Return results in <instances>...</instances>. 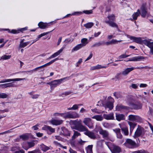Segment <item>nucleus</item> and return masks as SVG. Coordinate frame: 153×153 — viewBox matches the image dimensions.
I'll return each instance as SVG.
<instances>
[{"mask_svg":"<svg viewBox=\"0 0 153 153\" xmlns=\"http://www.w3.org/2000/svg\"><path fill=\"white\" fill-rule=\"evenodd\" d=\"M59 59L58 58H56L52 60L50 62L48 63H47L42 65L41 66L38 67H37L32 70H31L28 71H26L25 72H28L29 73H33L34 72H36L38 71L39 70H41V71H42L44 70V69L43 70H42V68L44 67H46L47 66L50 65L51 64H52L53 62H54L58 60Z\"/></svg>","mask_w":153,"mask_h":153,"instance_id":"1","label":"nucleus"},{"mask_svg":"<svg viewBox=\"0 0 153 153\" xmlns=\"http://www.w3.org/2000/svg\"><path fill=\"white\" fill-rule=\"evenodd\" d=\"M128 104L132 108L135 109H139L141 108L142 104L141 103H139L138 104H136L134 103L135 100L132 98H128Z\"/></svg>","mask_w":153,"mask_h":153,"instance_id":"2","label":"nucleus"},{"mask_svg":"<svg viewBox=\"0 0 153 153\" xmlns=\"http://www.w3.org/2000/svg\"><path fill=\"white\" fill-rule=\"evenodd\" d=\"M145 133V131L144 128L138 125L137 128L134 132L133 137L134 138H136L142 136L144 135Z\"/></svg>","mask_w":153,"mask_h":153,"instance_id":"3","label":"nucleus"},{"mask_svg":"<svg viewBox=\"0 0 153 153\" xmlns=\"http://www.w3.org/2000/svg\"><path fill=\"white\" fill-rule=\"evenodd\" d=\"M147 66L138 67L136 68H134L132 67L131 68H126L123 70L122 72V74L124 76L127 75L131 71L134 69H146L147 68Z\"/></svg>","mask_w":153,"mask_h":153,"instance_id":"4","label":"nucleus"},{"mask_svg":"<svg viewBox=\"0 0 153 153\" xmlns=\"http://www.w3.org/2000/svg\"><path fill=\"white\" fill-rule=\"evenodd\" d=\"M109 21H105V22L108 24L109 25L112 27H113L117 28H118V26L115 23L110 22L111 20H114L115 19V16L114 15L112 14L110 16H109L108 17Z\"/></svg>","mask_w":153,"mask_h":153,"instance_id":"5","label":"nucleus"},{"mask_svg":"<svg viewBox=\"0 0 153 153\" xmlns=\"http://www.w3.org/2000/svg\"><path fill=\"white\" fill-rule=\"evenodd\" d=\"M124 144L126 147L130 148H132L137 146L135 142L130 139H127L126 140Z\"/></svg>","mask_w":153,"mask_h":153,"instance_id":"6","label":"nucleus"},{"mask_svg":"<svg viewBox=\"0 0 153 153\" xmlns=\"http://www.w3.org/2000/svg\"><path fill=\"white\" fill-rule=\"evenodd\" d=\"M67 77L61 79H59L54 80L52 81V85L51 86V89H52L54 87H56L57 85H60L62 82L66 80L67 79Z\"/></svg>","mask_w":153,"mask_h":153,"instance_id":"7","label":"nucleus"},{"mask_svg":"<svg viewBox=\"0 0 153 153\" xmlns=\"http://www.w3.org/2000/svg\"><path fill=\"white\" fill-rule=\"evenodd\" d=\"M147 8L146 3L143 4L140 8L141 15L142 16L144 17L146 16L147 13Z\"/></svg>","mask_w":153,"mask_h":153,"instance_id":"8","label":"nucleus"},{"mask_svg":"<svg viewBox=\"0 0 153 153\" xmlns=\"http://www.w3.org/2000/svg\"><path fill=\"white\" fill-rule=\"evenodd\" d=\"M99 134L102 136V137L104 139L106 140H109V134L108 132L107 131L103 129L100 132Z\"/></svg>","mask_w":153,"mask_h":153,"instance_id":"9","label":"nucleus"},{"mask_svg":"<svg viewBox=\"0 0 153 153\" xmlns=\"http://www.w3.org/2000/svg\"><path fill=\"white\" fill-rule=\"evenodd\" d=\"M83 123L89 128H93V124L91 122V120L89 118H85L84 119L83 121Z\"/></svg>","mask_w":153,"mask_h":153,"instance_id":"10","label":"nucleus"},{"mask_svg":"<svg viewBox=\"0 0 153 153\" xmlns=\"http://www.w3.org/2000/svg\"><path fill=\"white\" fill-rule=\"evenodd\" d=\"M127 36L130 39L133 40V42L141 44L142 42V39L140 37H136L127 35Z\"/></svg>","mask_w":153,"mask_h":153,"instance_id":"11","label":"nucleus"},{"mask_svg":"<svg viewBox=\"0 0 153 153\" xmlns=\"http://www.w3.org/2000/svg\"><path fill=\"white\" fill-rule=\"evenodd\" d=\"M67 118H76L79 117L78 114L76 112L71 114L69 112H67Z\"/></svg>","mask_w":153,"mask_h":153,"instance_id":"12","label":"nucleus"},{"mask_svg":"<svg viewBox=\"0 0 153 153\" xmlns=\"http://www.w3.org/2000/svg\"><path fill=\"white\" fill-rule=\"evenodd\" d=\"M84 133L91 139H94L96 138V136L94 133L93 132L88 131V130L87 131L85 132Z\"/></svg>","mask_w":153,"mask_h":153,"instance_id":"13","label":"nucleus"},{"mask_svg":"<svg viewBox=\"0 0 153 153\" xmlns=\"http://www.w3.org/2000/svg\"><path fill=\"white\" fill-rule=\"evenodd\" d=\"M16 86L13 82L0 85V87L3 88H5L7 87H15Z\"/></svg>","mask_w":153,"mask_h":153,"instance_id":"14","label":"nucleus"},{"mask_svg":"<svg viewBox=\"0 0 153 153\" xmlns=\"http://www.w3.org/2000/svg\"><path fill=\"white\" fill-rule=\"evenodd\" d=\"M111 150L113 153H118L120 152L121 149L118 146L113 145L111 148Z\"/></svg>","mask_w":153,"mask_h":153,"instance_id":"15","label":"nucleus"},{"mask_svg":"<svg viewBox=\"0 0 153 153\" xmlns=\"http://www.w3.org/2000/svg\"><path fill=\"white\" fill-rule=\"evenodd\" d=\"M4 31H7L8 33L13 34H16L19 33L20 32H22L25 29H3Z\"/></svg>","mask_w":153,"mask_h":153,"instance_id":"16","label":"nucleus"},{"mask_svg":"<svg viewBox=\"0 0 153 153\" xmlns=\"http://www.w3.org/2000/svg\"><path fill=\"white\" fill-rule=\"evenodd\" d=\"M63 121L62 120L54 119L51 120V123L53 125L57 126L62 124Z\"/></svg>","mask_w":153,"mask_h":153,"instance_id":"17","label":"nucleus"},{"mask_svg":"<svg viewBox=\"0 0 153 153\" xmlns=\"http://www.w3.org/2000/svg\"><path fill=\"white\" fill-rule=\"evenodd\" d=\"M25 78H16L13 79H5L4 80L1 81L0 82L1 83H4L6 82H10L11 81H16L22 80L23 79H25Z\"/></svg>","mask_w":153,"mask_h":153,"instance_id":"18","label":"nucleus"},{"mask_svg":"<svg viewBox=\"0 0 153 153\" xmlns=\"http://www.w3.org/2000/svg\"><path fill=\"white\" fill-rule=\"evenodd\" d=\"M103 116L104 118L107 120H112L114 119V114L113 113L108 114H104Z\"/></svg>","mask_w":153,"mask_h":153,"instance_id":"19","label":"nucleus"},{"mask_svg":"<svg viewBox=\"0 0 153 153\" xmlns=\"http://www.w3.org/2000/svg\"><path fill=\"white\" fill-rule=\"evenodd\" d=\"M63 48H62L59 50L58 51L54 53V54H52L51 56L50 57H49L47 59H49L52 58H54L56 56H57L59 55L60 54V53L63 50Z\"/></svg>","mask_w":153,"mask_h":153,"instance_id":"20","label":"nucleus"},{"mask_svg":"<svg viewBox=\"0 0 153 153\" xmlns=\"http://www.w3.org/2000/svg\"><path fill=\"white\" fill-rule=\"evenodd\" d=\"M75 129L78 130L80 131H84L86 132L88 130V129L84 126L81 125L79 127H76V128H74Z\"/></svg>","mask_w":153,"mask_h":153,"instance_id":"21","label":"nucleus"},{"mask_svg":"<svg viewBox=\"0 0 153 153\" xmlns=\"http://www.w3.org/2000/svg\"><path fill=\"white\" fill-rule=\"evenodd\" d=\"M119 125L120 127L121 128V131L125 135H128V127H122L121 126V124H119Z\"/></svg>","mask_w":153,"mask_h":153,"instance_id":"22","label":"nucleus"},{"mask_svg":"<svg viewBox=\"0 0 153 153\" xmlns=\"http://www.w3.org/2000/svg\"><path fill=\"white\" fill-rule=\"evenodd\" d=\"M61 133L64 136H70V133L69 131L65 127L62 128Z\"/></svg>","mask_w":153,"mask_h":153,"instance_id":"23","label":"nucleus"},{"mask_svg":"<svg viewBox=\"0 0 153 153\" xmlns=\"http://www.w3.org/2000/svg\"><path fill=\"white\" fill-rule=\"evenodd\" d=\"M143 43L150 49L153 48V42H150L147 40H145L143 41Z\"/></svg>","mask_w":153,"mask_h":153,"instance_id":"24","label":"nucleus"},{"mask_svg":"<svg viewBox=\"0 0 153 153\" xmlns=\"http://www.w3.org/2000/svg\"><path fill=\"white\" fill-rule=\"evenodd\" d=\"M116 120L118 121L124 120L125 119V116L123 114H121L116 113Z\"/></svg>","mask_w":153,"mask_h":153,"instance_id":"25","label":"nucleus"},{"mask_svg":"<svg viewBox=\"0 0 153 153\" xmlns=\"http://www.w3.org/2000/svg\"><path fill=\"white\" fill-rule=\"evenodd\" d=\"M52 31H49V32H46V33H42L40 35H39L38 36V37L35 39L33 40V42L32 43V44L33 43H34L36 42V41H37V40H38L39 39L41 38V37H42V36H44L45 35H46L47 34H48L49 33H50V32H51Z\"/></svg>","mask_w":153,"mask_h":153,"instance_id":"26","label":"nucleus"},{"mask_svg":"<svg viewBox=\"0 0 153 153\" xmlns=\"http://www.w3.org/2000/svg\"><path fill=\"white\" fill-rule=\"evenodd\" d=\"M105 66H102L101 65H98L95 66L91 67V70H96L101 68H105Z\"/></svg>","mask_w":153,"mask_h":153,"instance_id":"27","label":"nucleus"},{"mask_svg":"<svg viewBox=\"0 0 153 153\" xmlns=\"http://www.w3.org/2000/svg\"><path fill=\"white\" fill-rule=\"evenodd\" d=\"M128 123L129 126L130 131H132L136 126L137 123L130 121H128Z\"/></svg>","mask_w":153,"mask_h":153,"instance_id":"28","label":"nucleus"},{"mask_svg":"<svg viewBox=\"0 0 153 153\" xmlns=\"http://www.w3.org/2000/svg\"><path fill=\"white\" fill-rule=\"evenodd\" d=\"M144 59V57L143 56H138L133 57L131 60V61H137Z\"/></svg>","mask_w":153,"mask_h":153,"instance_id":"29","label":"nucleus"},{"mask_svg":"<svg viewBox=\"0 0 153 153\" xmlns=\"http://www.w3.org/2000/svg\"><path fill=\"white\" fill-rule=\"evenodd\" d=\"M39 27L41 28H48V24L47 23H44L42 22H40L38 24Z\"/></svg>","mask_w":153,"mask_h":153,"instance_id":"30","label":"nucleus"},{"mask_svg":"<svg viewBox=\"0 0 153 153\" xmlns=\"http://www.w3.org/2000/svg\"><path fill=\"white\" fill-rule=\"evenodd\" d=\"M92 118L95 119L98 121H102L103 119V117L102 116V115H95L92 117Z\"/></svg>","mask_w":153,"mask_h":153,"instance_id":"31","label":"nucleus"},{"mask_svg":"<svg viewBox=\"0 0 153 153\" xmlns=\"http://www.w3.org/2000/svg\"><path fill=\"white\" fill-rule=\"evenodd\" d=\"M83 47L82 45L81 44H78L73 48L71 50V52H73L74 51H77L81 48Z\"/></svg>","mask_w":153,"mask_h":153,"instance_id":"32","label":"nucleus"},{"mask_svg":"<svg viewBox=\"0 0 153 153\" xmlns=\"http://www.w3.org/2000/svg\"><path fill=\"white\" fill-rule=\"evenodd\" d=\"M104 107L106 108H108L110 110L112 109L113 107V104L111 102H108Z\"/></svg>","mask_w":153,"mask_h":153,"instance_id":"33","label":"nucleus"},{"mask_svg":"<svg viewBox=\"0 0 153 153\" xmlns=\"http://www.w3.org/2000/svg\"><path fill=\"white\" fill-rule=\"evenodd\" d=\"M20 139L23 140H27L29 138V135L28 134H24L19 136Z\"/></svg>","mask_w":153,"mask_h":153,"instance_id":"34","label":"nucleus"},{"mask_svg":"<svg viewBox=\"0 0 153 153\" xmlns=\"http://www.w3.org/2000/svg\"><path fill=\"white\" fill-rule=\"evenodd\" d=\"M81 42L82 43L81 45L83 47L85 46L88 43V41L87 39L84 38L81 39Z\"/></svg>","mask_w":153,"mask_h":153,"instance_id":"35","label":"nucleus"},{"mask_svg":"<svg viewBox=\"0 0 153 153\" xmlns=\"http://www.w3.org/2000/svg\"><path fill=\"white\" fill-rule=\"evenodd\" d=\"M140 14V11L139 10H138L136 12H135L132 15L133 19L135 20L137 19V17Z\"/></svg>","mask_w":153,"mask_h":153,"instance_id":"36","label":"nucleus"},{"mask_svg":"<svg viewBox=\"0 0 153 153\" xmlns=\"http://www.w3.org/2000/svg\"><path fill=\"white\" fill-rule=\"evenodd\" d=\"M127 107L124 106L122 105H118L116 107V109L118 111H120L123 109H127Z\"/></svg>","mask_w":153,"mask_h":153,"instance_id":"37","label":"nucleus"},{"mask_svg":"<svg viewBox=\"0 0 153 153\" xmlns=\"http://www.w3.org/2000/svg\"><path fill=\"white\" fill-rule=\"evenodd\" d=\"M92 145L88 146L86 148L87 153H93Z\"/></svg>","mask_w":153,"mask_h":153,"instance_id":"38","label":"nucleus"},{"mask_svg":"<svg viewBox=\"0 0 153 153\" xmlns=\"http://www.w3.org/2000/svg\"><path fill=\"white\" fill-rule=\"evenodd\" d=\"M82 105L81 104L74 105L72 107L68 108L67 110H76L78 108V106L79 105Z\"/></svg>","mask_w":153,"mask_h":153,"instance_id":"39","label":"nucleus"},{"mask_svg":"<svg viewBox=\"0 0 153 153\" xmlns=\"http://www.w3.org/2000/svg\"><path fill=\"white\" fill-rule=\"evenodd\" d=\"M29 42H23V40H22L19 45V47L21 48H24L29 44Z\"/></svg>","mask_w":153,"mask_h":153,"instance_id":"40","label":"nucleus"},{"mask_svg":"<svg viewBox=\"0 0 153 153\" xmlns=\"http://www.w3.org/2000/svg\"><path fill=\"white\" fill-rule=\"evenodd\" d=\"M73 123L76 125L75 128H76V127H79L81 125H82L80 120L79 121L75 120L73 122Z\"/></svg>","mask_w":153,"mask_h":153,"instance_id":"41","label":"nucleus"},{"mask_svg":"<svg viewBox=\"0 0 153 153\" xmlns=\"http://www.w3.org/2000/svg\"><path fill=\"white\" fill-rule=\"evenodd\" d=\"M11 57V55H4L0 57V60H5L8 59H10Z\"/></svg>","mask_w":153,"mask_h":153,"instance_id":"42","label":"nucleus"},{"mask_svg":"<svg viewBox=\"0 0 153 153\" xmlns=\"http://www.w3.org/2000/svg\"><path fill=\"white\" fill-rule=\"evenodd\" d=\"M74 134L72 137V139L73 140L74 139L78 136H80L81 135L77 131L74 130Z\"/></svg>","mask_w":153,"mask_h":153,"instance_id":"43","label":"nucleus"},{"mask_svg":"<svg viewBox=\"0 0 153 153\" xmlns=\"http://www.w3.org/2000/svg\"><path fill=\"white\" fill-rule=\"evenodd\" d=\"M94 24L93 22H90L85 24L84 26L87 28H91L93 26Z\"/></svg>","mask_w":153,"mask_h":153,"instance_id":"44","label":"nucleus"},{"mask_svg":"<svg viewBox=\"0 0 153 153\" xmlns=\"http://www.w3.org/2000/svg\"><path fill=\"white\" fill-rule=\"evenodd\" d=\"M103 129L101 127L99 126H96L94 130L96 132H99V133H100Z\"/></svg>","mask_w":153,"mask_h":153,"instance_id":"45","label":"nucleus"},{"mask_svg":"<svg viewBox=\"0 0 153 153\" xmlns=\"http://www.w3.org/2000/svg\"><path fill=\"white\" fill-rule=\"evenodd\" d=\"M135 116L133 115H130L128 116V120L131 121H135Z\"/></svg>","mask_w":153,"mask_h":153,"instance_id":"46","label":"nucleus"},{"mask_svg":"<svg viewBox=\"0 0 153 153\" xmlns=\"http://www.w3.org/2000/svg\"><path fill=\"white\" fill-rule=\"evenodd\" d=\"M104 142V140H101L98 141L97 142V145L100 147H102L103 143Z\"/></svg>","mask_w":153,"mask_h":153,"instance_id":"47","label":"nucleus"},{"mask_svg":"<svg viewBox=\"0 0 153 153\" xmlns=\"http://www.w3.org/2000/svg\"><path fill=\"white\" fill-rule=\"evenodd\" d=\"M8 95L5 93H0V98H6L8 97Z\"/></svg>","mask_w":153,"mask_h":153,"instance_id":"48","label":"nucleus"},{"mask_svg":"<svg viewBox=\"0 0 153 153\" xmlns=\"http://www.w3.org/2000/svg\"><path fill=\"white\" fill-rule=\"evenodd\" d=\"M142 121V119L140 117L137 115L135 116V122H141Z\"/></svg>","mask_w":153,"mask_h":153,"instance_id":"49","label":"nucleus"},{"mask_svg":"<svg viewBox=\"0 0 153 153\" xmlns=\"http://www.w3.org/2000/svg\"><path fill=\"white\" fill-rule=\"evenodd\" d=\"M115 34L116 35H125V33L122 31H120V29H117V30L115 32Z\"/></svg>","mask_w":153,"mask_h":153,"instance_id":"50","label":"nucleus"},{"mask_svg":"<svg viewBox=\"0 0 153 153\" xmlns=\"http://www.w3.org/2000/svg\"><path fill=\"white\" fill-rule=\"evenodd\" d=\"M111 43L112 44H115L118 43V42H121L122 40H117L116 39H113L111 40Z\"/></svg>","mask_w":153,"mask_h":153,"instance_id":"51","label":"nucleus"},{"mask_svg":"<svg viewBox=\"0 0 153 153\" xmlns=\"http://www.w3.org/2000/svg\"><path fill=\"white\" fill-rule=\"evenodd\" d=\"M49 149V147L44 145L42 146V149L44 151H46Z\"/></svg>","mask_w":153,"mask_h":153,"instance_id":"52","label":"nucleus"},{"mask_svg":"<svg viewBox=\"0 0 153 153\" xmlns=\"http://www.w3.org/2000/svg\"><path fill=\"white\" fill-rule=\"evenodd\" d=\"M27 144L29 148L33 147L35 145V143L33 141L27 142Z\"/></svg>","mask_w":153,"mask_h":153,"instance_id":"53","label":"nucleus"},{"mask_svg":"<svg viewBox=\"0 0 153 153\" xmlns=\"http://www.w3.org/2000/svg\"><path fill=\"white\" fill-rule=\"evenodd\" d=\"M114 95L117 99L122 97L120 93L118 92H114Z\"/></svg>","mask_w":153,"mask_h":153,"instance_id":"54","label":"nucleus"},{"mask_svg":"<svg viewBox=\"0 0 153 153\" xmlns=\"http://www.w3.org/2000/svg\"><path fill=\"white\" fill-rule=\"evenodd\" d=\"M134 153H148V152L144 150H141L135 151L134 152Z\"/></svg>","mask_w":153,"mask_h":153,"instance_id":"55","label":"nucleus"},{"mask_svg":"<svg viewBox=\"0 0 153 153\" xmlns=\"http://www.w3.org/2000/svg\"><path fill=\"white\" fill-rule=\"evenodd\" d=\"M130 55H126L125 54H123L119 56V59H122L127 57L129 56Z\"/></svg>","mask_w":153,"mask_h":153,"instance_id":"56","label":"nucleus"},{"mask_svg":"<svg viewBox=\"0 0 153 153\" xmlns=\"http://www.w3.org/2000/svg\"><path fill=\"white\" fill-rule=\"evenodd\" d=\"M122 74V73H117L115 76V78L117 79H119L120 78V76Z\"/></svg>","mask_w":153,"mask_h":153,"instance_id":"57","label":"nucleus"},{"mask_svg":"<svg viewBox=\"0 0 153 153\" xmlns=\"http://www.w3.org/2000/svg\"><path fill=\"white\" fill-rule=\"evenodd\" d=\"M48 130H49L51 133H53L55 132V129L54 128H52L50 126H48Z\"/></svg>","mask_w":153,"mask_h":153,"instance_id":"58","label":"nucleus"},{"mask_svg":"<svg viewBox=\"0 0 153 153\" xmlns=\"http://www.w3.org/2000/svg\"><path fill=\"white\" fill-rule=\"evenodd\" d=\"M113 131L117 134L120 132V130L119 128H117L113 130Z\"/></svg>","mask_w":153,"mask_h":153,"instance_id":"59","label":"nucleus"},{"mask_svg":"<svg viewBox=\"0 0 153 153\" xmlns=\"http://www.w3.org/2000/svg\"><path fill=\"white\" fill-rule=\"evenodd\" d=\"M71 91L65 92L62 94V95L66 96L71 94Z\"/></svg>","mask_w":153,"mask_h":153,"instance_id":"60","label":"nucleus"},{"mask_svg":"<svg viewBox=\"0 0 153 153\" xmlns=\"http://www.w3.org/2000/svg\"><path fill=\"white\" fill-rule=\"evenodd\" d=\"M117 135V138H119V139H121L122 138V134H121L120 132L116 134Z\"/></svg>","mask_w":153,"mask_h":153,"instance_id":"61","label":"nucleus"},{"mask_svg":"<svg viewBox=\"0 0 153 153\" xmlns=\"http://www.w3.org/2000/svg\"><path fill=\"white\" fill-rule=\"evenodd\" d=\"M39 96V95L38 94H35L32 95L31 96V97L33 99H37L38 98Z\"/></svg>","mask_w":153,"mask_h":153,"instance_id":"62","label":"nucleus"},{"mask_svg":"<svg viewBox=\"0 0 153 153\" xmlns=\"http://www.w3.org/2000/svg\"><path fill=\"white\" fill-rule=\"evenodd\" d=\"M92 10H85L83 11V12L86 14H90L92 13Z\"/></svg>","mask_w":153,"mask_h":153,"instance_id":"63","label":"nucleus"},{"mask_svg":"<svg viewBox=\"0 0 153 153\" xmlns=\"http://www.w3.org/2000/svg\"><path fill=\"white\" fill-rule=\"evenodd\" d=\"M67 112L66 113H62L61 117H63L65 119L67 118Z\"/></svg>","mask_w":153,"mask_h":153,"instance_id":"64","label":"nucleus"}]
</instances>
